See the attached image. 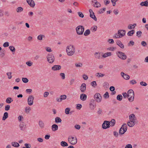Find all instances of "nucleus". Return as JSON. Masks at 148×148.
<instances>
[{
  "label": "nucleus",
  "instance_id": "obj_38",
  "mask_svg": "<svg viewBox=\"0 0 148 148\" xmlns=\"http://www.w3.org/2000/svg\"><path fill=\"white\" fill-rule=\"evenodd\" d=\"M22 80L23 82L25 83H27L29 81L28 79L27 78L24 77L22 78Z\"/></svg>",
  "mask_w": 148,
  "mask_h": 148
},
{
  "label": "nucleus",
  "instance_id": "obj_63",
  "mask_svg": "<svg viewBox=\"0 0 148 148\" xmlns=\"http://www.w3.org/2000/svg\"><path fill=\"white\" fill-rule=\"evenodd\" d=\"M125 148H132V147L131 145L129 144L126 145Z\"/></svg>",
  "mask_w": 148,
  "mask_h": 148
},
{
  "label": "nucleus",
  "instance_id": "obj_7",
  "mask_svg": "<svg viewBox=\"0 0 148 148\" xmlns=\"http://www.w3.org/2000/svg\"><path fill=\"white\" fill-rule=\"evenodd\" d=\"M127 126L126 124L124 123L120 128L119 133L120 134H124L127 131Z\"/></svg>",
  "mask_w": 148,
  "mask_h": 148
},
{
  "label": "nucleus",
  "instance_id": "obj_4",
  "mask_svg": "<svg viewBox=\"0 0 148 148\" xmlns=\"http://www.w3.org/2000/svg\"><path fill=\"white\" fill-rule=\"evenodd\" d=\"M84 27L81 25H79L76 28V30L77 34L79 35H82L84 31Z\"/></svg>",
  "mask_w": 148,
  "mask_h": 148
},
{
  "label": "nucleus",
  "instance_id": "obj_61",
  "mask_svg": "<svg viewBox=\"0 0 148 148\" xmlns=\"http://www.w3.org/2000/svg\"><path fill=\"white\" fill-rule=\"evenodd\" d=\"M9 45V43L8 42H6L3 44V46L4 47H8Z\"/></svg>",
  "mask_w": 148,
  "mask_h": 148
},
{
  "label": "nucleus",
  "instance_id": "obj_21",
  "mask_svg": "<svg viewBox=\"0 0 148 148\" xmlns=\"http://www.w3.org/2000/svg\"><path fill=\"white\" fill-rule=\"evenodd\" d=\"M101 53L100 52H95L94 54L95 57L97 59H100L101 57Z\"/></svg>",
  "mask_w": 148,
  "mask_h": 148
},
{
  "label": "nucleus",
  "instance_id": "obj_9",
  "mask_svg": "<svg viewBox=\"0 0 148 148\" xmlns=\"http://www.w3.org/2000/svg\"><path fill=\"white\" fill-rule=\"evenodd\" d=\"M34 99V96L32 95L29 96L27 99V103L29 106H32L33 103V100Z\"/></svg>",
  "mask_w": 148,
  "mask_h": 148
},
{
  "label": "nucleus",
  "instance_id": "obj_33",
  "mask_svg": "<svg viewBox=\"0 0 148 148\" xmlns=\"http://www.w3.org/2000/svg\"><path fill=\"white\" fill-rule=\"evenodd\" d=\"M61 145L63 147L67 146L68 144L65 142L62 141L61 143Z\"/></svg>",
  "mask_w": 148,
  "mask_h": 148
},
{
  "label": "nucleus",
  "instance_id": "obj_51",
  "mask_svg": "<svg viewBox=\"0 0 148 148\" xmlns=\"http://www.w3.org/2000/svg\"><path fill=\"white\" fill-rule=\"evenodd\" d=\"M130 84H132V85L136 83V82L135 80H132L130 81Z\"/></svg>",
  "mask_w": 148,
  "mask_h": 148
},
{
  "label": "nucleus",
  "instance_id": "obj_28",
  "mask_svg": "<svg viewBox=\"0 0 148 148\" xmlns=\"http://www.w3.org/2000/svg\"><path fill=\"white\" fill-rule=\"evenodd\" d=\"M12 101V98L10 97L7 98L6 100V102L8 103H10Z\"/></svg>",
  "mask_w": 148,
  "mask_h": 148
},
{
  "label": "nucleus",
  "instance_id": "obj_10",
  "mask_svg": "<svg viewBox=\"0 0 148 148\" xmlns=\"http://www.w3.org/2000/svg\"><path fill=\"white\" fill-rule=\"evenodd\" d=\"M95 99L97 102H99L101 101V97L100 94L99 93H96L94 95Z\"/></svg>",
  "mask_w": 148,
  "mask_h": 148
},
{
  "label": "nucleus",
  "instance_id": "obj_16",
  "mask_svg": "<svg viewBox=\"0 0 148 148\" xmlns=\"http://www.w3.org/2000/svg\"><path fill=\"white\" fill-rule=\"evenodd\" d=\"M121 75L122 77L125 79L128 80L130 78V77L129 75L125 74L123 72H121Z\"/></svg>",
  "mask_w": 148,
  "mask_h": 148
},
{
  "label": "nucleus",
  "instance_id": "obj_8",
  "mask_svg": "<svg viewBox=\"0 0 148 148\" xmlns=\"http://www.w3.org/2000/svg\"><path fill=\"white\" fill-rule=\"evenodd\" d=\"M117 54L118 57L120 59L122 60H125L127 58V56L125 53L121 51H118Z\"/></svg>",
  "mask_w": 148,
  "mask_h": 148
},
{
  "label": "nucleus",
  "instance_id": "obj_45",
  "mask_svg": "<svg viewBox=\"0 0 148 148\" xmlns=\"http://www.w3.org/2000/svg\"><path fill=\"white\" fill-rule=\"evenodd\" d=\"M44 36L45 37V36L43 35H39L37 37L38 39V40H42V37Z\"/></svg>",
  "mask_w": 148,
  "mask_h": 148
},
{
  "label": "nucleus",
  "instance_id": "obj_27",
  "mask_svg": "<svg viewBox=\"0 0 148 148\" xmlns=\"http://www.w3.org/2000/svg\"><path fill=\"white\" fill-rule=\"evenodd\" d=\"M39 125L40 127L41 128H43L44 127V124L43 122L42 121L40 120L39 121Z\"/></svg>",
  "mask_w": 148,
  "mask_h": 148
},
{
  "label": "nucleus",
  "instance_id": "obj_49",
  "mask_svg": "<svg viewBox=\"0 0 148 148\" xmlns=\"http://www.w3.org/2000/svg\"><path fill=\"white\" fill-rule=\"evenodd\" d=\"M60 75L61 77L62 78L64 79L65 78V75L64 73H61Z\"/></svg>",
  "mask_w": 148,
  "mask_h": 148
},
{
  "label": "nucleus",
  "instance_id": "obj_5",
  "mask_svg": "<svg viewBox=\"0 0 148 148\" xmlns=\"http://www.w3.org/2000/svg\"><path fill=\"white\" fill-rule=\"evenodd\" d=\"M47 61L49 63L52 64L55 60V58L53 55L52 53L48 54L46 57Z\"/></svg>",
  "mask_w": 148,
  "mask_h": 148
},
{
  "label": "nucleus",
  "instance_id": "obj_23",
  "mask_svg": "<svg viewBox=\"0 0 148 148\" xmlns=\"http://www.w3.org/2000/svg\"><path fill=\"white\" fill-rule=\"evenodd\" d=\"M111 53L110 52H108L104 53L102 55V57L104 58H105L107 57L110 56H111Z\"/></svg>",
  "mask_w": 148,
  "mask_h": 148
},
{
  "label": "nucleus",
  "instance_id": "obj_11",
  "mask_svg": "<svg viewBox=\"0 0 148 148\" xmlns=\"http://www.w3.org/2000/svg\"><path fill=\"white\" fill-rule=\"evenodd\" d=\"M96 106V103L93 100H91L90 103V108L91 110H93Z\"/></svg>",
  "mask_w": 148,
  "mask_h": 148
},
{
  "label": "nucleus",
  "instance_id": "obj_25",
  "mask_svg": "<svg viewBox=\"0 0 148 148\" xmlns=\"http://www.w3.org/2000/svg\"><path fill=\"white\" fill-rule=\"evenodd\" d=\"M140 5L142 6H145L146 7L148 6V2L146 1L144 2H141L140 3Z\"/></svg>",
  "mask_w": 148,
  "mask_h": 148
},
{
  "label": "nucleus",
  "instance_id": "obj_55",
  "mask_svg": "<svg viewBox=\"0 0 148 148\" xmlns=\"http://www.w3.org/2000/svg\"><path fill=\"white\" fill-rule=\"evenodd\" d=\"M60 97L62 99H65L66 98V96L65 95H61L60 96Z\"/></svg>",
  "mask_w": 148,
  "mask_h": 148
},
{
  "label": "nucleus",
  "instance_id": "obj_37",
  "mask_svg": "<svg viewBox=\"0 0 148 148\" xmlns=\"http://www.w3.org/2000/svg\"><path fill=\"white\" fill-rule=\"evenodd\" d=\"M97 27L96 26H94L91 28L90 29L91 31H96L97 29Z\"/></svg>",
  "mask_w": 148,
  "mask_h": 148
},
{
  "label": "nucleus",
  "instance_id": "obj_19",
  "mask_svg": "<svg viewBox=\"0 0 148 148\" xmlns=\"http://www.w3.org/2000/svg\"><path fill=\"white\" fill-rule=\"evenodd\" d=\"M129 119L130 121H135L136 118L135 115L134 114L130 115L129 116Z\"/></svg>",
  "mask_w": 148,
  "mask_h": 148
},
{
  "label": "nucleus",
  "instance_id": "obj_35",
  "mask_svg": "<svg viewBox=\"0 0 148 148\" xmlns=\"http://www.w3.org/2000/svg\"><path fill=\"white\" fill-rule=\"evenodd\" d=\"M23 10V9L21 7H18L16 9V11L17 12H20L22 11Z\"/></svg>",
  "mask_w": 148,
  "mask_h": 148
},
{
  "label": "nucleus",
  "instance_id": "obj_50",
  "mask_svg": "<svg viewBox=\"0 0 148 148\" xmlns=\"http://www.w3.org/2000/svg\"><path fill=\"white\" fill-rule=\"evenodd\" d=\"M82 65V64L81 63H75V66L77 67H81Z\"/></svg>",
  "mask_w": 148,
  "mask_h": 148
},
{
  "label": "nucleus",
  "instance_id": "obj_40",
  "mask_svg": "<svg viewBox=\"0 0 148 148\" xmlns=\"http://www.w3.org/2000/svg\"><path fill=\"white\" fill-rule=\"evenodd\" d=\"M91 84L94 87H96L97 85L96 82L95 81L92 82L91 83Z\"/></svg>",
  "mask_w": 148,
  "mask_h": 148
},
{
  "label": "nucleus",
  "instance_id": "obj_60",
  "mask_svg": "<svg viewBox=\"0 0 148 148\" xmlns=\"http://www.w3.org/2000/svg\"><path fill=\"white\" fill-rule=\"evenodd\" d=\"M116 48L114 47H110L108 48V50H111L112 51H113Z\"/></svg>",
  "mask_w": 148,
  "mask_h": 148
},
{
  "label": "nucleus",
  "instance_id": "obj_34",
  "mask_svg": "<svg viewBox=\"0 0 148 148\" xmlns=\"http://www.w3.org/2000/svg\"><path fill=\"white\" fill-rule=\"evenodd\" d=\"M123 98V97L121 95H119L116 97L117 99L119 101H121Z\"/></svg>",
  "mask_w": 148,
  "mask_h": 148
},
{
  "label": "nucleus",
  "instance_id": "obj_1",
  "mask_svg": "<svg viewBox=\"0 0 148 148\" xmlns=\"http://www.w3.org/2000/svg\"><path fill=\"white\" fill-rule=\"evenodd\" d=\"M115 121L114 119H112L110 122L105 121L102 125V127L104 129H106L111 126H114L115 124Z\"/></svg>",
  "mask_w": 148,
  "mask_h": 148
},
{
  "label": "nucleus",
  "instance_id": "obj_13",
  "mask_svg": "<svg viewBox=\"0 0 148 148\" xmlns=\"http://www.w3.org/2000/svg\"><path fill=\"white\" fill-rule=\"evenodd\" d=\"M86 85L85 83L82 84L80 87V90L82 92H84L86 89Z\"/></svg>",
  "mask_w": 148,
  "mask_h": 148
},
{
  "label": "nucleus",
  "instance_id": "obj_43",
  "mask_svg": "<svg viewBox=\"0 0 148 148\" xmlns=\"http://www.w3.org/2000/svg\"><path fill=\"white\" fill-rule=\"evenodd\" d=\"M118 1V0H111V1L112 3L113 6H114L115 5L116 2Z\"/></svg>",
  "mask_w": 148,
  "mask_h": 148
},
{
  "label": "nucleus",
  "instance_id": "obj_39",
  "mask_svg": "<svg viewBox=\"0 0 148 148\" xmlns=\"http://www.w3.org/2000/svg\"><path fill=\"white\" fill-rule=\"evenodd\" d=\"M9 48L10 50L12 52H14L15 50V48L13 46H10L9 47Z\"/></svg>",
  "mask_w": 148,
  "mask_h": 148
},
{
  "label": "nucleus",
  "instance_id": "obj_14",
  "mask_svg": "<svg viewBox=\"0 0 148 148\" xmlns=\"http://www.w3.org/2000/svg\"><path fill=\"white\" fill-rule=\"evenodd\" d=\"M118 34L120 36V38H121L124 36L125 33V30H119L118 31Z\"/></svg>",
  "mask_w": 148,
  "mask_h": 148
},
{
  "label": "nucleus",
  "instance_id": "obj_22",
  "mask_svg": "<svg viewBox=\"0 0 148 148\" xmlns=\"http://www.w3.org/2000/svg\"><path fill=\"white\" fill-rule=\"evenodd\" d=\"M116 44L121 48H124V45L121 42L120 40H118L116 42Z\"/></svg>",
  "mask_w": 148,
  "mask_h": 148
},
{
  "label": "nucleus",
  "instance_id": "obj_48",
  "mask_svg": "<svg viewBox=\"0 0 148 148\" xmlns=\"http://www.w3.org/2000/svg\"><path fill=\"white\" fill-rule=\"evenodd\" d=\"M11 74V72H8L7 73V75L8 76V79H10L12 78Z\"/></svg>",
  "mask_w": 148,
  "mask_h": 148
},
{
  "label": "nucleus",
  "instance_id": "obj_47",
  "mask_svg": "<svg viewBox=\"0 0 148 148\" xmlns=\"http://www.w3.org/2000/svg\"><path fill=\"white\" fill-rule=\"evenodd\" d=\"M106 9V8H104L103 9H100V10L99 11V14H101L102 13H103L105 11Z\"/></svg>",
  "mask_w": 148,
  "mask_h": 148
},
{
  "label": "nucleus",
  "instance_id": "obj_20",
  "mask_svg": "<svg viewBox=\"0 0 148 148\" xmlns=\"http://www.w3.org/2000/svg\"><path fill=\"white\" fill-rule=\"evenodd\" d=\"M52 129L53 131H55L58 129V125L56 124H53L52 126Z\"/></svg>",
  "mask_w": 148,
  "mask_h": 148
},
{
  "label": "nucleus",
  "instance_id": "obj_24",
  "mask_svg": "<svg viewBox=\"0 0 148 148\" xmlns=\"http://www.w3.org/2000/svg\"><path fill=\"white\" fill-rule=\"evenodd\" d=\"M8 117V113L7 112H5L2 118V120L4 121Z\"/></svg>",
  "mask_w": 148,
  "mask_h": 148
},
{
  "label": "nucleus",
  "instance_id": "obj_2",
  "mask_svg": "<svg viewBox=\"0 0 148 148\" xmlns=\"http://www.w3.org/2000/svg\"><path fill=\"white\" fill-rule=\"evenodd\" d=\"M66 52L69 56L73 55L75 52V49L74 46L71 45L68 46L66 47Z\"/></svg>",
  "mask_w": 148,
  "mask_h": 148
},
{
  "label": "nucleus",
  "instance_id": "obj_44",
  "mask_svg": "<svg viewBox=\"0 0 148 148\" xmlns=\"http://www.w3.org/2000/svg\"><path fill=\"white\" fill-rule=\"evenodd\" d=\"M120 38V37L119 35L118 34V33L115 34L114 36L113 37L114 38Z\"/></svg>",
  "mask_w": 148,
  "mask_h": 148
},
{
  "label": "nucleus",
  "instance_id": "obj_12",
  "mask_svg": "<svg viewBox=\"0 0 148 148\" xmlns=\"http://www.w3.org/2000/svg\"><path fill=\"white\" fill-rule=\"evenodd\" d=\"M27 2L28 4L32 7L34 8L35 5L34 1L33 0H27Z\"/></svg>",
  "mask_w": 148,
  "mask_h": 148
},
{
  "label": "nucleus",
  "instance_id": "obj_41",
  "mask_svg": "<svg viewBox=\"0 0 148 148\" xmlns=\"http://www.w3.org/2000/svg\"><path fill=\"white\" fill-rule=\"evenodd\" d=\"M109 95L108 92H106L104 95V97L106 98H108L109 97Z\"/></svg>",
  "mask_w": 148,
  "mask_h": 148
},
{
  "label": "nucleus",
  "instance_id": "obj_15",
  "mask_svg": "<svg viewBox=\"0 0 148 148\" xmlns=\"http://www.w3.org/2000/svg\"><path fill=\"white\" fill-rule=\"evenodd\" d=\"M61 67L59 65H55L52 67V69L54 71L59 70L61 69Z\"/></svg>",
  "mask_w": 148,
  "mask_h": 148
},
{
  "label": "nucleus",
  "instance_id": "obj_31",
  "mask_svg": "<svg viewBox=\"0 0 148 148\" xmlns=\"http://www.w3.org/2000/svg\"><path fill=\"white\" fill-rule=\"evenodd\" d=\"M62 120L60 118L58 117H57L55 118V121L56 123H61Z\"/></svg>",
  "mask_w": 148,
  "mask_h": 148
},
{
  "label": "nucleus",
  "instance_id": "obj_6",
  "mask_svg": "<svg viewBox=\"0 0 148 148\" xmlns=\"http://www.w3.org/2000/svg\"><path fill=\"white\" fill-rule=\"evenodd\" d=\"M69 143L72 145H75L77 142V139L76 137H73L72 136H69L68 138Z\"/></svg>",
  "mask_w": 148,
  "mask_h": 148
},
{
  "label": "nucleus",
  "instance_id": "obj_29",
  "mask_svg": "<svg viewBox=\"0 0 148 148\" xmlns=\"http://www.w3.org/2000/svg\"><path fill=\"white\" fill-rule=\"evenodd\" d=\"M90 31L89 29H87L84 32V35L85 36H87L90 34Z\"/></svg>",
  "mask_w": 148,
  "mask_h": 148
},
{
  "label": "nucleus",
  "instance_id": "obj_62",
  "mask_svg": "<svg viewBox=\"0 0 148 148\" xmlns=\"http://www.w3.org/2000/svg\"><path fill=\"white\" fill-rule=\"evenodd\" d=\"M49 94V93L48 92H45L44 94V97H47Z\"/></svg>",
  "mask_w": 148,
  "mask_h": 148
},
{
  "label": "nucleus",
  "instance_id": "obj_59",
  "mask_svg": "<svg viewBox=\"0 0 148 148\" xmlns=\"http://www.w3.org/2000/svg\"><path fill=\"white\" fill-rule=\"evenodd\" d=\"M122 95H123L124 98H125L127 97H128V93H127L126 92H124L123 93Z\"/></svg>",
  "mask_w": 148,
  "mask_h": 148
},
{
  "label": "nucleus",
  "instance_id": "obj_57",
  "mask_svg": "<svg viewBox=\"0 0 148 148\" xmlns=\"http://www.w3.org/2000/svg\"><path fill=\"white\" fill-rule=\"evenodd\" d=\"M24 126V125L23 123H21L20 125V128H21V130H24V129H23V127Z\"/></svg>",
  "mask_w": 148,
  "mask_h": 148
},
{
  "label": "nucleus",
  "instance_id": "obj_18",
  "mask_svg": "<svg viewBox=\"0 0 148 148\" xmlns=\"http://www.w3.org/2000/svg\"><path fill=\"white\" fill-rule=\"evenodd\" d=\"M80 98L81 100L85 101L87 98V95L84 94H82L80 95Z\"/></svg>",
  "mask_w": 148,
  "mask_h": 148
},
{
  "label": "nucleus",
  "instance_id": "obj_42",
  "mask_svg": "<svg viewBox=\"0 0 148 148\" xmlns=\"http://www.w3.org/2000/svg\"><path fill=\"white\" fill-rule=\"evenodd\" d=\"M101 6L99 2H96L94 6L96 8L100 7Z\"/></svg>",
  "mask_w": 148,
  "mask_h": 148
},
{
  "label": "nucleus",
  "instance_id": "obj_58",
  "mask_svg": "<svg viewBox=\"0 0 148 148\" xmlns=\"http://www.w3.org/2000/svg\"><path fill=\"white\" fill-rule=\"evenodd\" d=\"M10 108V106L9 105H7L5 106V110L6 111H8L9 110Z\"/></svg>",
  "mask_w": 148,
  "mask_h": 148
},
{
  "label": "nucleus",
  "instance_id": "obj_52",
  "mask_svg": "<svg viewBox=\"0 0 148 148\" xmlns=\"http://www.w3.org/2000/svg\"><path fill=\"white\" fill-rule=\"evenodd\" d=\"M140 84L141 85L144 86H146L147 85V84L146 82H140Z\"/></svg>",
  "mask_w": 148,
  "mask_h": 148
},
{
  "label": "nucleus",
  "instance_id": "obj_54",
  "mask_svg": "<svg viewBox=\"0 0 148 148\" xmlns=\"http://www.w3.org/2000/svg\"><path fill=\"white\" fill-rule=\"evenodd\" d=\"M102 110L100 108H99L98 109V110L97 111V113L99 114H100L102 113Z\"/></svg>",
  "mask_w": 148,
  "mask_h": 148
},
{
  "label": "nucleus",
  "instance_id": "obj_46",
  "mask_svg": "<svg viewBox=\"0 0 148 148\" xmlns=\"http://www.w3.org/2000/svg\"><path fill=\"white\" fill-rule=\"evenodd\" d=\"M142 34L141 32L140 31H138L136 32V35L138 37H140L141 36V34Z\"/></svg>",
  "mask_w": 148,
  "mask_h": 148
},
{
  "label": "nucleus",
  "instance_id": "obj_17",
  "mask_svg": "<svg viewBox=\"0 0 148 148\" xmlns=\"http://www.w3.org/2000/svg\"><path fill=\"white\" fill-rule=\"evenodd\" d=\"M135 121H130L127 123L128 125L130 127H132L134 126L135 124Z\"/></svg>",
  "mask_w": 148,
  "mask_h": 148
},
{
  "label": "nucleus",
  "instance_id": "obj_3",
  "mask_svg": "<svg viewBox=\"0 0 148 148\" xmlns=\"http://www.w3.org/2000/svg\"><path fill=\"white\" fill-rule=\"evenodd\" d=\"M128 99L129 101L131 102L134 101V92L132 89L129 90L128 92Z\"/></svg>",
  "mask_w": 148,
  "mask_h": 148
},
{
  "label": "nucleus",
  "instance_id": "obj_36",
  "mask_svg": "<svg viewBox=\"0 0 148 148\" xmlns=\"http://www.w3.org/2000/svg\"><path fill=\"white\" fill-rule=\"evenodd\" d=\"M70 110V108H66L65 110V113L66 114H69V112Z\"/></svg>",
  "mask_w": 148,
  "mask_h": 148
},
{
  "label": "nucleus",
  "instance_id": "obj_53",
  "mask_svg": "<svg viewBox=\"0 0 148 148\" xmlns=\"http://www.w3.org/2000/svg\"><path fill=\"white\" fill-rule=\"evenodd\" d=\"M78 14L79 17L81 18L84 17V15L82 12H78Z\"/></svg>",
  "mask_w": 148,
  "mask_h": 148
},
{
  "label": "nucleus",
  "instance_id": "obj_32",
  "mask_svg": "<svg viewBox=\"0 0 148 148\" xmlns=\"http://www.w3.org/2000/svg\"><path fill=\"white\" fill-rule=\"evenodd\" d=\"M12 146L14 147H18L19 146V144L16 142H12Z\"/></svg>",
  "mask_w": 148,
  "mask_h": 148
},
{
  "label": "nucleus",
  "instance_id": "obj_56",
  "mask_svg": "<svg viewBox=\"0 0 148 148\" xmlns=\"http://www.w3.org/2000/svg\"><path fill=\"white\" fill-rule=\"evenodd\" d=\"M134 42L133 41H130L129 43L128 44V46H130L131 45L132 46H133L134 45Z\"/></svg>",
  "mask_w": 148,
  "mask_h": 148
},
{
  "label": "nucleus",
  "instance_id": "obj_64",
  "mask_svg": "<svg viewBox=\"0 0 148 148\" xmlns=\"http://www.w3.org/2000/svg\"><path fill=\"white\" fill-rule=\"evenodd\" d=\"M83 77L85 80H87L88 78V76L87 75L85 74H84L83 75Z\"/></svg>",
  "mask_w": 148,
  "mask_h": 148
},
{
  "label": "nucleus",
  "instance_id": "obj_26",
  "mask_svg": "<svg viewBox=\"0 0 148 148\" xmlns=\"http://www.w3.org/2000/svg\"><path fill=\"white\" fill-rule=\"evenodd\" d=\"M90 17L93 18L95 21H97V18L94 15V13L90 14Z\"/></svg>",
  "mask_w": 148,
  "mask_h": 148
},
{
  "label": "nucleus",
  "instance_id": "obj_30",
  "mask_svg": "<svg viewBox=\"0 0 148 148\" xmlns=\"http://www.w3.org/2000/svg\"><path fill=\"white\" fill-rule=\"evenodd\" d=\"M135 31L134 30H132L129 31L127 33V35L128 36H131L134 34V33Z\"/></svg>",
  "mask_w": 148,
  "mask_h": 148
}]
</instances>
